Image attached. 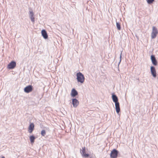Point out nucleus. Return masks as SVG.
<instances>
[{"instance_id":"f257e3e1","label":"nucleus","mask_w":158,"mask_h":158,"mask_svg":"<svg viewBox=\"0 0 158 158\" xmlns=\"http://www.w3.org/2000/svg\"><path fill=\"white\" fill-rule=\"evenodd\" d=\"M112 98L113 102L115 103L116 112L118 114L120 111V108L118 97L116 95L113 94L112 95Z\"/></svg>"},{"instance_id":"f03ea898","label":"nucleus","mask_w":158,"mask_h":158,"mask_svg":"<svg viewBox=\"0 0 158 158\" xmlns=\"http://www.w3.org/2000/svg\"><path fill=\"white\" fill-rule=\"evenodd\" d=\"M77 79L78 82L81 83L84 82L85 80L84 75L81 72H79L77 74Z\"/></svg>"},{"instance_id":"7ed1b4c3","label":"nucleus","mask_w":158,"mask_h":158,"mask_svg":"<svg viewBox=\"0 0 158 158\" xmlns=\"http://www.w3.org/2000/svg\"><path fill=\"white\" fill-rule=\"evenodd\" d=\"M118 151L115 149H113L111 152L110 157L111 158H117Z\"/></svg>"},{"instance_id":"20e7f679","label":"nucleus","mask_w":158,"mask_h":158,"mask_svg":"<svg viewBox=\"0 0 158 158\" xmlns=\"http://www.w3.org/2000/svg\"><path fill=\"white\" fill-rule=\"evenodd\" d=\"M158 33L157 28L154 26L152 27V31L151 33V37L152 39L155 38Z\"/></svg>"},{"instance_id":"39448f33","label":"nucleus","mask_w":158,"mask_h":158,"mask_svg":"<svg viewBox=\"0 0 158 158\" xmlns=\"http://www.w3.org/2000/svg\"><path fill=\"white\" fill-rule=\"evenodd\" d=\"M33 89V87L31 85H28L26 86L24 89L25 92L29 93L31 92Z\"/></svg>"},{"instance_id":"423d86ee","label":"nucleus","mask_w":158,"mask_h":158,"mask_svg":"<svg viewBox=\"0 0 158 158\" xmlns=\"http://www.w3.org/2000/svg\"><path fill=\"white\" fill-rule=\"evenodd\" d=\"M16 62L14 61H11L8 65L7 68L9 69H14L16 66Z\"/></svg>"},{"instance_id":"0eeeda50","label":"nucleus","mask_w":158,"mask_h":158,"mask_svg":"<svg viewBox=\"0 0 158 158\" xmlns=\"http://www.w3.org/2000/svg\"><path fill=\"white\" fill-rule=\"evenodd\" d=\"M150 71L152 75L155 78L156 77V71L155 67L153 66H152L150 68Z\"/></svg>"},{"instance_id":"6e6552de","label":"nucleus","mask_w":158,"mask_h":158,"mask_svg":"<svg viewBox=\"0 0 158 158\" xmlns=\"http://www.w3.org/2000/svg\"><path fill=\"white\" fill-rule=\"evenodd\" d=\"M85 147L82 148V150H80V153L83 157H87L89 156V155L88 154L85 153Z\"/></svg>"},{"instance_id":"1a4fd4ad","label":"nucleus","mask_w":158,"mask_h":158,"mask_svg":"<svg viewBox=\"0 0 158 158\" xmlns=\"http://www.w3.org/2000/svg\"><path fill=\"white\" fill-rule=\"evenodd\" d=\"M151 59L152 63L154 65L156 66L157 65V61L154 55H152L151 56Z\"/></svg>"},{"instance_id":"9d476101","label":"nucleus","mask_w":158,"mask_h":158,"mask_svg":"<svg viewBox=\"0 0 158 158\" xmlns=\"http://www.w3.org/2000/svg\"><path fill=\"white\" fill-rule=\"evenodd\" d=\"M72 104L74 107H76L79 104V102L76 98H73L72 99Z\"/></svg>"},{"instance_id":"9b49d317","label":"nucleus","mask_w":158,"mask_h":158,"mask_svg":"<svg viewBox=\"0 0 158 158\" xmlns=\"http://www.w3.org/2000/svg\"><path fill=\"white\" fill-rule=\"evenodd\" d=\"M34 125L33 123H31L28 127V131L29 133H31L33 131L34 128Z\"/></svg>"},{"instance_id":"f8f14e48","label":"nucleus","mask_w":158,"mask_h":158,"mask_svg":"<svg viewBox=\"0 0 158 158\" xmlns=\"http://www.w3.org/2000/svg\"><path fill=\"white\" fill-rule=\"evenodd\" d=\"M29 17L31 19V21L34 23L35 22V18L34 16V14L32 11H30Z\"/></svg>"},{"instance_id":"ddd939ff","label":"nucleus","mask_w":158,"mask_h":158,"mask_svg":"<svg viewBox=\"0 0 158 158\" xmlns=\"http://www.w3.org/2000/svg\"><path fill=\"white\" fill-rule=\"evenodd\" d=\"M41 34L42 36L44 39H46L48 38V35L47 32L45 30L43 29L42 30Z\"/></svg>"},{"instance_id":"4468645a","label":"nucleus","mask_w":158,"mask_h":158,"mask_svg":"<svg viewBox=\"0 0 158 158\" xmlns=\"http://www.w3.org/2000/svg\"><path fill=\"white\" fill-rule=\"evenodd\" d=\"M78 95L77 91L75 89H73L71 92V95L72 97H74Z\"/></svg>"},{"instance_id":"2eb2a0df","label":"nucleus","mask_w":158,"mask_h":158,"mask_svg":"<svg viewBox=\"0 0 158 158\" xmlns=\"http://www.w3.org/2000/svg\"><path fill=\"white\" fill-rule=\"evenodd\" d=\"M29 138L31 143H34L35 138L34 135H32Z\"/></svg>"},{"instance_id":"dca6fc26","label":"nucleus","mask_w":158,"mask_h":158,"mask_svg":"<svg viewBox=\"0 0 158 158\" xmlns=\"http://www.w3.org/2000/svg\"><path fill=\"white\" fill-rule=\"evenodd\" d=\"M116 25L117 29L118 30H120L121 29V26L120 24L119 23L117 22Z\"/></svg>"},{"instance_id":"f3484780","label":"nucleus","mask_w":158,"mask_h":158,"mask_svg":"<svg viewBox=\"0 0 158 158\" xmlns=\"http://www.w3.org/2000/svg\"><path fill=\"white\" fill-rule=\"evenodd\" d=\"M41 135L43 136H44L46 135V131L44 130H42L41 131Z\"/></svg>"},{"instance_id":"a211bd4d","label":"nucleus","mask_w":158,"mask_h":158,"mask_svg":"<svg viewBox=\"0 0 158 158\" xmlns=\"http://www.w3.org/2000/svg\"><path fill=\"white\" fill-rule=\"evenodd\" d=\"M154 0H147L148 3L149 4H151L153 3Z\"/></svg>"},{"instance_id":"6ab92c4d","label":"nucleus","mask_w":158,"mask_h":158,"mask_svg":"<svg viewBox=\"0 0 158 158\" xmlns=\"http://www.w3.org/2000/svg\"><path fill=\"white\" fill-rule=\"evenodd\" d=\"M121 55H122V52L121 53V54H120V61H119V62L118 63V65H119L120 64V63L121 62V57H122Z\"/></svg>"},{"instance_id":"aec40b11","label":"nucleus","mask_w":158,"mask_h":158,"mask_svg":"<svg viewBox=\"0 0 158 158\" xmlns=\"http://www.w3.org/2000/svg\"><path fill=\"white\" fill-rule=\"evenodd\" d=\"M1 158H5V157L4 156H3Z\"/></svg>"}]
</instances>
